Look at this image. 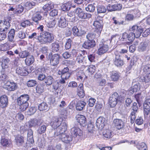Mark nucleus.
<instances>
[{"mask_svg":"<svg viewBox=\"0 0 150 150\" xmlns=\"http://www.w3.org/2000/svg\"><path fill=\"white\" fill-rule=\"evenodd\" d=\"M67 15L70 18L69 19L70 20V21L72 22L75 21L76 18L74 12L71 11L68 12L67 13Z\"/></svg>","mask_w":150,"mask_h":150,"instance_id":"nucleus-50","label":"nucleus"},{"mask_svg":"<svg viewBox=\"0 0 150 150\" xmlns=\"http://www.w3.org/2000/svg\"><path fill=\"white\" fill-rule=\"evenodd\" d=\"M72 33L73 35L76 37H80L84 33V32L81 29H79L77 26H74L73 27L72 29Z\"/></svg>","mask_w":150,"mask_h":150,"instance_id":"nucleus-18","label":"nucleus"},{"mask_svg":"<svg viewBox=\"0 0 150 150\" xmlns=\"http://www.w3.org/2000/svg\"><path fill=\"white\" fill-rule=\"evenodd\" d=\"M4 70L3 69L1 71L0 75V81H5L8 79V76L4 72Z\"/></svg>","mask_w":150,"mask_h":150,"instance_id":"nucleus-48","label":"nucleus"},{"mask_svg":"<svg viewBox=\"0 0 150 150\" xmlns=\"http://www.w3.org/2000/svg\"><path fill=\"white\" fill-rule=\"evenodd\" d=\"M86 105V103L83 101L80 100L78 101L76 105V108L77 110L81 111L84 108Z\"/></svg>","mask_w":150,"mask_h":150,"instance_id":"nucleus-25","label":"nucleus"},{"mask_svg":"<svg viewBox=\"0 0 150 150\" xmlns=\"http://www.w3.org/2000/svg\"><path fill=\"white\" fill-rule=\"evenodd\" d=\"M29 99V96L28 95L25 94L21 96L17 99V103L23 102L28 101Z\"/></svg>","mask_w":150,"mask_h":150,"instance_id":"nucleus-32","label":"nucleus"},{"mask_svg":"<svg viewBox=\"0 0 150 150\" xmlns=\"http://www.w3.org/2000/svg\"><path fill=\"white\" fill-rule=\"evenodd\" d=\"M53 81V77L50 76H48L46 77L44 81L46 85L50 86L52 84Z\"/></svg>","mask_w":150,"mask_h":150,"instance_id":"nucleus-40","label":"nucleus"},{"mask_svg":"<svg viewBox=\"0 0 150 150\" xmlns=\"http://www.w3.org/2000/svg\"><path fill=\"white\" fill-rule=\"evenodd\" d=\"M106 7L102 5H98L97 7V12L98 13H104L106 11Z\"/></svg>","mask_w":150,"mask_h":150,"instance_id":"nucleus-49","label":"nucleus"},{"mask_svg":"<svg viewBox=\"0 0 150 150\" xmlns=\"http://www.w3.org/2000/svg\"><path fill=\"white\" fill-rule=\"evenodd\" d=\"M24 10L23 7L21 5H19L14 11V14L16 15L22 13Z\"/></svg>","mask_w":150,"mask_h":150,"instance_id":"nucleus-42","label":"nucleus"},{"mask_svg":"<svg viewBox=\"0 0 150 150\" xmlns=\"http://www.w3.org/2000/svg\"><path fill=\"white\" fill-rule=\"evenodd\" d=\"M39 110L41 111L47 110L48 109V105L45 102H42L38 106Z\"/></svg>","mask_w":150,"mask_h":150,"instance_id":"nucleus-41","label":"nucleus"},{"mask_svg":"<svg viewBox=\"0 0 150 150\" xmlns=\"http://www.w3.org/2000/svg\"><path fill=\"white\" fill-rule=\"evenodd\" d=\"M29 55V53L26 51H22L19 54V56L21 58L27 57Z\"/></svg>","mask_w":150,"mask_h":150,"instance_id":"nucleus-56","label":"nucleus"},{"mask_svg":"<svg viewBox=\"0 0 150 150\" xmlns=\"http://www.w3.org/2000/svg\"><path fill=\"white\" fill-rule=\"evenodd\" d=\"M67 123L66 121H64L60 126L54 129L55 137L60 135L61 134L62 135L64 134L67 127Z\"/></svg>","mask_w":150,"mask_h":150,"instance_id":"nucleus-3","label":"nucleus"},{"mask_svg":"<svg viewBox=\"0 0 150 150\" xmlns=\"http://www.w3.org/2000/svg\"><path fill=\"white\" fill-rule=\"evenodd\" d=\"M23 137L21 135H18L15 138V141L16 144L18 146L22 145L24 143Z\"/></svg>","mask_w":150,"mask_h":150,"instance_id":"nucleus-33","label":"nucleus"},{"mask_svg":"<svg viewBox=\"0 0 150 150\" xmlns=\"http://www.w3.org/2000/svg\"><path fill=\"white\" fill-rule=\"evenodd\" d=\"M130 32L128 33V40L130 42L133 41L135 38H138L143 32V28L137 25H134L129 28Z\"/></svg>","mask_w":150,"mask_h":150,"instance_id":"nucleus-1","label":"nucleus"},{"mask_svg":"<svg viewBox=\"0 0 150 150\" xmlns=\"http://www.w3.org/2000/svg\"><path fill=\"white\" fill-rule=\"evenodd\" d=\"M115 57L114 61V64L117 67L122 66L124 64V62L121 59L118 52L117 51H115Z\"/></svg>","mask_w":150,"mask_h":150,"instance_id":"nucleus-10","label":"nucleus"},{"mask_svg":"<svg viewBox=\"0 0 150 150\" xmlns=\"http://www.w3.org/2000/svg\"><path fill=\"white\" fill-rule=\"evenodd\" d=\"M39 121L36 119H33L29 120L26 123V126H28L29 127H35L36 125H40Z\"/></svg>","mask_w":150,"mask_h":150,"instance_id":"nucleus-27","label":"nucleus"},{"mask_svg":"<svg viewBox=\"0 0 150 150\" xmlns=\"http://www.w3.org/2000/svg\"><path fill=\"white\" fill-rule=\"evenodd\" d=\"M96 44L94 40H88L85 41L83 44V47L85 49H89L93 47Z\"/></svg>","mask_w":150,"mask_h":150,"instance_id":"nucleus-22","label":"nucleus"},{"mask_svg":"<svg viewBox=\"0 0 150 150\" xmlns=\"http://www.w3.org/2000/svg\"><path fill=\"white\" fill-rule=\"evenodd\" d=\"M47 126L45 125H43L39 127L37 130V132L38 134H42L44 133L46 131Z\"/></svg>","mask_w":150,"mask_h":150,"instance_id":"nucleus-51","label":"nucleus"},{"mask_svg":"<svg viewBox=\"0 0 150 150\" xmlns=\"http://www.w3.org/2000/svg\"><path fill=\"white\" fill-rule=\"evenodd\" d=\"M16 72L18 74L22 76H26L28 74L26 68L23 67H18L16 69Z\"/></svg>","mask_w":150,"mask_h":150,"instance_id":"nucleus-14","label":"nucleus"},{"mask_svg":"<svg viewBox=\"0 0 150 150\" xmlns=\"http://www.w3.org/2000/svg\"><path fill=\"white\" fill-rule=\"evenodd\" d=\"M144 116H147L150 111V98L146 99L144 104Z\"/></svg>","mask_w":150,"mask_h":150,"instance_id":"nucleus-8","label":"nucleus"},{"mask_svg":"<svg viewBox=\"0 0 150 150\" xmlns=\"http://www.w3.org/2000/svg\"><path fill=\"white\" fill-rule=\"evenodd\" d=\"M108 49L109 47L108 45L105 44H100L97 53L99 55L103 54L105 53L108 50Z\"/></svg>","mask_w":150,"mask_h":150,"instance_id":"nucleus-12","label":"nucleus"},{"mask_svg":"<svg viewBox=\"0 0 150 150\" xmlns=\"http://www.w3.org/2000/svg\"><path fill=\"white\" fill-rule=\"evenodd\" d=\"M15 30L13 28L9 30L7 34V38L9 41H13L15 36Z\"/></svg>","mask_w":150,"mask_h":150,"instance_id":"nucleus-28","label":"nucleus"},{"mask_svg":"<svg viewBox=\"0 0 150 150\" xmlns=\"http://www.w3.org/2000/svg\"><path fill=\"white\" fill-rule=\"evenodd\" d=\"M35 6V4L34 1H27L24 5L25 8L27 10H29Z\"/></svg>","mask_w":150,"mask_h":150,"instance_id":"nucleus-37","label":"nucleus"},{"mask_svg":"<svg viewBox=\"0 0 150 150\" xmlns=\"http://www.w3.org/2000/svg\"><path fill=\"white\" fill-rule=\"evenodd\" d=\"M140 81L144 82L146 83L150 82V72L146 75H143L140 78Z\"/></svg>","mask_w":150,"mask_h":150,"instance_id":"nucleus-35","label":"nucleus"},{"mask_svg":"<svg viewBox=\"0 0 150 150\" xmlns=\"http://www.w3.org/2000/svg\"><path fill=\"white\" fill-rule=\"evenodd\" d=\"M105 124V119L102 117H100L97 120L96 125L98 128L100 129H102Z\"/></svg>","mask_w":150,"mask_h":150,"instance_id":"nucleus-13","label":"nucleus"},{"mask_svg":"<svg viewBox=\"0 0 150 150\" xmlns=\"http://www.w3.org/2000/svg\"><path fill=\"white\" fill-rule=\"evenodd\" d=\"M71 6L69 3L64 4L62 6V9L64 11H67L70 10Z\"/></svg>","mask_w":150,"mask_h":150,"instance_id":"nucleus-55","label":"nucleus"},{"mask_svg":"<svg viewBox=\"0 0 150 150\" xmlns=\"http://www.w3.org/2000/svg\"><path fill=\"white\" fill-rule=\"evenodd\" d=\"M36 89L37 93H40L43 91V87L41 85H38L36 87Z\"/></svg>","mask_w":150,"mask_h":150,"instance_id":"nucleus-64","label":"nucleus"},{"mask_svg":"<svg viewBox=\"0 0 150 150\" xmlns=\"http://www.w3.org/2000/svg\"><path fill=\"white\" fill-rule=\"evenodd\" d=\"M138 87L137 85H134L133 87L131 88L129 90L128 94L129 95H132L134 92L137 91Z\"/></svg>","mask_w":150,"mask_h":150,"instance_id":"nucleus-52","label":"nucleus"},{"mask_svg":"<svg viewBox=\"0 0 150 150\" xmlns=\"http://www.w3.org/2000/svg\"><path fill=\"white\" fill-rule=\"evenodd\" d=\"M71 133L72 136L74 137H76L77 135L81 136L82 134V131L79 128L74 127L71 129Z\"/></svg>","mask_w":150,"mask_h":150,"instance_id":"nucleus-23","label":"nucleus"},{"mask_svg":"<svg viewBox=\"0 0 150 150\" xmlns=\"http://www.w3.org/2000/svg\"><path fill=\"white\" fill-rule=\"evenodd\" d=\"M139 150H147V147L145 143L142 142L139 145Z\"/></svg>","mask_w":150,"mask_h":150,"instance_id":"nucleus-63","label":"nucleus"},{"mask_svg":"<svg viewBox=\"0 0 150 150\" xmlns=\"http://www.w3.org/2000/svg\"><path fill=\"white\" fill-rule=\"evenodd\" d=\"M77 121L81 125L85 123L86 121V119L84 116L79 115L77 117Z\"/></svg>","mask_w":150,"mask_h":150,"instance_id":"nucleus-39","label":"nucleus"},{"mask_svg":"<svg viewBox=\"0 0 150 150\" xmlns=\"http://www.w3.org/2000/svg\"><path fill=\"white\" fill-rule=\"evenodd\" d=\"M54 38L53 35L49 32H45L38 37V40L42 44L50 43L53 42Z\"/></svg>","mask_w":150,"mask_h":150,"instance_id":"nucleus-2","label":"nucleus"},{"mask_svg":"<svg viewBox=\"0 0 150 150\" xmlns=\"http://www.w3.org/2000/svg\"><path fill=\"white\" fill-rule=\"evenodd\" d=\"M119 97L118 94L116 92H114L110 96L109 100V103L111 107H114L117 104V99L119 100V99H117Z\"/></svg>","mask_w":150,"mask_h":150,"instance_id":"nucleus-6","label":"nucleus"},{"mask_svg":"<svg viewBox=\"0 0 150 150\" xmlns=\"http://www.w3.org/2000/svg\"><path fill=\"white\" fill-rule=\"evenodd\" d=\"M8 103V98L6 96L3 95L0 97V106L2 108L6 107Z\"/></svg>","mask_w":150,"mask_h":150,"instance_id":"nucleus-15","label":"nucleus"},{"mask_svg":"<svg viewBox=\"0 0 150 150\" xmlns=\"http://www.w3.org/2000/svg\"><path fill=\"white\" fill-rule=\"evenodd\" d=\"M54 7L53 3L49 2L45 4L43 7V9L46 11H48L53 8Z\"/></svg>","mask_w":150,"mask_h":150,"instance_id":"nucleus-34","label":"nucleus"},{"mask_svg":"<svg viewBox=\"0 0 150 150\" xmlns=\"http://www.w3.org/2000/svg\"><path fill=\"white\" fill-rule=\"evenodd\" d=\"M93 25L95 28L98 34H100L103 27L102 21H94Z\"/></svg>","mask_w":150,"mask_h":150,"instance_id":"nucleus-17","label":"nucleus"},{"mask_svg":"<svg viewBox=\"0 0 150 150\" xmlns=\"http://www.w3.org/2000/svg\"><path fill=\"white\" fill-rule=\"evenodd\" d=\"M96 67L94 65H92L89 66L87 69L88 71L91 74H93L96 71Z\"/></svg>","mask_w":150,"mask_h":150,"instance_id":"nucleus-60","label":"nucleus"},{"mask_svg":"<svg viewBox=\"0 0 150 150\" xmlns=\"http://www.w3.org/2000/svg\"><path fill=\"white\" fill-rule=\"evenodd\" d=\"M61 138L63 142L66 143H69L72 139L71 135H69L64 133L62 134Z\"/></svg>","mask_w":150,"mask_h":150,"instance_id":"nucleus-30","label":"nucleus"},{"mask_svg":"<svg viewBox=\"0 0 150 150\" xmlns=\"http://www.w3.org/2000/svg\"><path fill=\"white\" fill-rule=\"evenodd\" d=\"M74 73L76 77L77 80L78 81H82L83 78L85 76L83 71L81 70H76L74 71Z\"/></svg>","mask_w":150,"mask_h":150,"instance_id":"nucleus-26","label":"nucleus"},{"mask_svg":"<svg viewBox=\"0 0 150 150\" xmlns=\"http://www.w3.org/2000/svg\"><path fill=\"white\" fill-rule=\"evenodd\" d=\"M1 144L4 146H6L8 144V142L7 139L5 138H1Z\"/></svg>","mask_w":150,"mask_h":150,"instance_id":"nucleus-62","label":"nucleus"},{"mask_svg":"<svg viewBox=\"0 0 150 150\" xmlns=\"http://www.w3.org/2000/svg\"><path fill=\"white\" fill-rule=\"evenodd\" d=\"M110 75L111 79L114 81H117L120 77L119 74L116 71L111 72Z\"/></svg>","mask_w":150,"mask_h":150,"instance_id":"nucleus-31","label":"nucleus"},{"mask_svg":"<svg viewBox=\"0 0 150 150\" xmlns=\"http://www.w3.org/2000/svg\"><path fill=\"white\" fill-rule=\"evenodd\" d=\"M31 23L28 20L23 21L21 23V25L24 28H25L28 26H30Z\"/></svg>","mask_w":150,"mask_h":150,"instance_id":"nucleus-61","label":"nucleus"},{"mask_svg":"<svg viewBox=\"0 0 150 150\" xmlns=\"http://www.w3.org/2000/svg\"><path fill=\"white\" fill-rule=\"evenodd\" d=\"M34 61V57L32 55H28L25 60L26 64L27 65H30L32 64Z\"/></svg>","mask_w":150,"mask_h":150,"instance_id":"nucleus-38","label":"nucleus"},{"mask_svg":"<svg viewBox=\"0 0 150 150\" xmlns=\"http://www.w3.org/2000/svg\"><path fill=\"white\" fill-rule=\"evenodd\" d=\"M11 47L9 42H7L1 45L0 50L1 51H6L11 49Z\"/></svg>","mask_w":150,"mask_h":150,"instance_id":"nucleus-45","label":"nucleus"},{"mask_svg":"<svg viewBox=\"0 0 150 150\" xmlns=\"http://www.w3.org/2000/svg\"><path fill=\"white\" fill-rule=\"evenodd\" d=\"M59 56L58 54H55L52 55L50 60L51 64L53 66L57 65L59 62Z\"/></svg>","mask_w":150,"mask_h":150,"instance_id":"nucleus-21","label":"nucleus"},{"mask_svg":"<svg viewBox=\"0 0 150 150\" xmlns=\"http://www.w3.org/2000/svg\"><path fill=\"white\" fill-rule=\"evenodd\" d=\"M11 19L10 17H8L5 21H2L0 22V31L5 32L9 28L10 26Z\"/></svg>","mask_w":150,"mask_h":150,"instance_id":"nucleus-4","label":"nucleus"},{"mask_svg":"<svg viewBox=\"0 0 150 150\" xmlns=\"http://www.w3.org/2000/svg\"><path fill=\"white\" fill-rule=\"evenodd\" d=\"M103 134V136L107 138H110L112 134L111 130L108 129H104Z\"/></svg>","mask_w":150,"mask_h":150,"instance_id":"nucleus-47","label":"nucleus"},{"mask_svg":"<svg viewBox=\"0 0 150 150\" xmlns=\"http://www.w3.org/2000/svg\"><path fill=\"white\" fill-rule=\"evenodd\" d=\"M42 18L41 13L40 12H36L33 14L32 19L36 24H38L39 23V21L41 20Z\"/></svg>","mask_w":150,"mask_h":150,"instance_id":"nucleus-20","label":"nucleus"},{"mask_svg":"<svg viewBox=\"0 0 150 150\" xmlns=\"http://www.w3.org/2000/svg\"><path fill=\"white\" fill-rule=\"evenodd\" d=\"M33 133V131L31 129H30L28 130L27 142H27L26 143L25 147H30L31 145L30 143L31 144H33L34 142Z\"/></svg>","mask_w":150,"mask_h":150,"instance_id":"nucleus-9","label":"nucleus"},{"mask_svg":"<svg viewBox=\"0 0 150 150\" xmlns=\"http://www.w3.org/2000/svg\"><path fill=\"white\" fill-rule=\"evenodd\" d=\"M86 37L88 40H94L93 39L95 38V35L93 33H89L86 35Z\"/></svg>","mask_w":150,"mask_h":150,"instance_id":"nucleus-57","label":"nucleus"},{"mask_svg":"<svg viewBox=\"0 0 150 150\" xmlns=\"http://www.w3.org/2000/svg\"><path fill=\"white\" fill-rule=\"evenodd\" d=\"M64 15L61 16L58 21V25L59 27L62 28H64L67 25Z\"/></svg>","mask_w":150,"mask_h":150,"instance_id":"nucleus-16","label":"nucleus"},{"mask_svg":"<svg viewBox=\"0 0 150 150\" xmlns=\"http://www.w3.org/2000/svg\"><path fill=\"white\" fill-rule=\"evenodd\" d=\"M37 84L36 81L35 80H30L27 82V85L29 87H33L35 86Z\"/></svg>","mask_w":150,"mask_h":150,"instance_id":"nucleus-53","label":"nucleus"},{"mask_svg":"<svg viewBox=\"0 0 150 150\" xmlns=\"http://www.w3.org/2000/svg\"><path fill=\"white\" fill-rule=\"evenodd\" d=\"M19 105V108L21 111H23L25 110L26 109L28 108L29 105V104L27 101L25 102V103L23 102L20 103H17Z\"/></svg>","mask_w":150,"mask_h":150,"instance_id":"nucleus-36","label":"nucleus"},{"mask_svg":"<svg viewBox=\"0 0 150 150\" xmlns=\"http://www.w3.org/2000/svg\"><path fill=\"white\" fill-rule=\"evenodd\" d=\"M113 123L116 128L118 129H122L124 126V122L120 119H114L113 120Z\"/></svg>","mask_w":150,"mask_h":150,"instance_id":"nucleus-19","label":"nucleus"},{"mask_svg":"<svg viewBox=\"0 0 150 150\" xmlns=\"http://www.w3.org/2000/svg\"><path fill=\"white\" fill-rule=\"evenodd\" d=\"M84 58V56L82 55L81 54H79L77 57L76 62L80 65H82Z\"/></svg>","mask_w":150,"mask_h":150,"instance_id":"nucleus-46","label":"nucleus"},{"mask_svg":"<svg viewBox=\"0 0 150 150\" xmlns=\"http://www.w3.org/2000/svg\"><path fill=\"white\" fill-rule=\"evenodd\" d=\"M147 44L145 42H142L138 47V50L139 51L143 52L146 50Z\"/></svg>","mask_w":150,"mask_h":150,"instance_id":"nucleus-44","label":"nucleus"},{"mask_svg":"<svg viewBox=\"0 0 150 150\" xmlns=\"http://www.w3.org/2000/svg\"><path fill=\"white\" fill-rule=\"evenodd\" d=\"M95 7L94 5L92 4H89L87 7H86V10L91 12H93L95 10Z\"/></svg>","mask_w":150,"mask_h":150,"instance_id":"nucleus-54","label":"nucleus"},{"mask_svg":"<svg viewBox=\"0 0 150 150\" xmlns=\"http://www.w3.org/2000/svg\"><path fill=\"white\" fill-rule=\"evenodd\" d=\"M141 96V94L140 93H138L136 94L135 96V98L139 106L141 105L142 103V100L141 98L140 97Z\"/></svg>","mask_w":150,"mask_h":150,"instance_id":"nucleus-58","label":"nucleus"},{"mask_svg":"<svg viewBox=\"0 0 150 150\" xmlns=\"http://www.w3.org/2000/svg\"><path fill=\"white\" fill-rule=\"evenodd\" d=\"M113 23L116 25H123L124 21L123 20H121L119 18L114 17L112 18Z\"/></svg>","mask_w":150,"mask_h":150,"instance_id":"nucleus-43","label":"nucleus"},{"mask_svg":"<svg viewBox=\"0 0 150 150\" xmlns=\"http://www.w3.org/2000/svg\"><path fill=\"white\" fill-rule=\"evenodd\" d=\"M5 88L9 91H13L16 89L17 86L16 83L10 81H7L5 84Z\"/></svg>","mask_w":150,"mask_h":150,"instance_id":"nucleus-11","label":"nucleus"},{"mask_svg":"<svg viewBox=\"0 0 150 150\" xmlns=\"http://www.w3.org/2000/svg\"><path fill=\"white\" fill-rule=\"evenodd\" d=\"M97 82L98 84L101 86L105 85L106 83V80L105 79L102 78L97 80Z\"/></svg>","mask_w":150,"mask_h":150,"instance_id":"nucleus-59","label":"nucleus"},{"mask_svg":"<svg viewBox=\"0 0 150 150\" xmlns=\"http://www.w3.org/2000/svg\"><path fill=\"white\" fill-rule=\"evenodd\" d=\"M52 51L53 52H58L60 48L59 44L56 42H54L51 45Z\"/></svg>","mask_w":150,"mask_h":150,"instance_id":"nucleus-29","label":"nucleus"},{"mask_svg":"<svg viewBox=\"0 0 150 150\" xmlns=\"http://www.w3.org/2000/svg\"><path fill=\"white\" fill-rule=\"evenodd\" d=\"M2 61L1 66L3 69H7L8 67V63L10 62V59L7 57H3L1 58Z\"/></svg>","mask_w":150,"mask_h":150,"instance_id":"nucleus-24","label":"nucleus"},{"mask_svg":"<svg viewBox=\"0 0 150 150\" xmlns=\"http://www.w3.org/2000/svg\"><path fill=\"white\" fill-rule=\"evenodd\" d=\"M76 15L81 19H86L91 18V15L90 13H85L80 8H76L75 11Z\"/></svg>","mask_w":150,"mask_h":150,"instance_id":"nucleus-5","label":"nucleus"},{"mask_svg":"<svg viewBox=\"0 0 150 150\" xmlns=\"http://www.w3.org/2000/svg\"><path fill=\"white\" fill-rule=\"evenodd\" d=\"M64 121H66L63 120L62 118L61 117H54L53 119V121L51 123V126L52 128L55 129V128L60 126Z\"/></svg>","mask_w":150,"mask_h":150,"instance_id":"nucleus-7","label":"nucleus"}]
</instances>
